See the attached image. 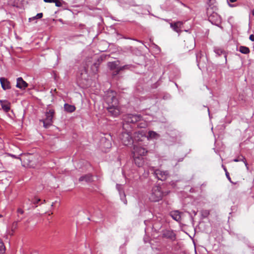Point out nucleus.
Returning a JSON list of instances; mask_svg holds the SVG:
<instances>
[{
  "label": "nucleus",
  "mask_w": 254,
  "mask_h": 254,
  "mask_svg": "<svg viewBox=\"0 0 254 254\" xmlns=\"http://www.w3.org/2000/svg\"><path fill=\"white\" fill-rule=\"evenodd\" d=\"M116 95V92L112 90L107 91L105 95V100L108 105L107 110L108 115L113 117H117L121 113V108Z\"/></svg>",
  "instance_id": "nucleus-1"
},
{
  "label": "nucleus",
  "mask_w": 254,
  "mask_h": 254,
  "mask_svg": "<svg viewBox=\"0 0 254 254\" xmlns=\"http://www.w3.org/2000/svg\"><path fill=\"white\" fill-rule=\"evenodd\" d=\"M215 0H209L206 13L209 21L212 24L220 27L221 17L216 12L217 7L215 4Z\"/></svg>",
  "instance_id": "nucleus-2"
},
{
  "label": "nucleus",
  "mask_w": 254,
  "mask_h": 254,
  "mask_svg": "<svg viewBox=\"0 0 254 254\" xmlns=\"http://www.w3.org/2000/svg\"><path fill=\"white\" fill-rule=\"evenodd\" d=\"M163 193L161 190V188L159 186L154 187L151 191V193L149 196V199L153 202L159 201L162 199Z\"/></svg>",
  "instance_id": "nucleus-3"
},
{
  "label": "nucleus",
  "mask_w": 254,
  "mask_h": 254,
  "mask_svg": "<svg viewBox=\"0 0 254 254\" xmlns=\"http://www.w3.org/2000/svg\"><path fill=\"white\" fill-rule=\"evenodd\" d=\"M142 120V116L138 114H128L125 115L123 117V127H124L125 124H134Z\"/></svg>",
  "instance_id": "nucleus-4"
},
{
  "label": "nucleus",
  "mask_w": 254,
  "mask_h": 254,
  "mask_svg": "<svg viewBox=\"0 0 254 254\" xmlns=\"http://www.w3.org/2000/svg\"><path fill=\"white\" fill-rule=\"evenodd\" d=\"M54 113L55 111L54 110H49V111L46 113V118L40 120L41 122L43 123L45 128H48L52 125Z\"/></svg>",
  "instance_id": "nucleus-5"
},
{
  "label": "nucleus",
  "mask_w": 254,
  "mask_h": 254,
  "mask_svg": "<svg viewBox=\"0 0 254 254\" xmlns=\"http://www.w3.org/2000/svg\"><path fill=\"white\" fill-rule=\"evenodd\" d=\"M147 152L146 148L141 145L140 143L134 144L132 155L134 156H144Z\"/></svg>",
  "instance_id": "nucleus-6"
},
{
  "label": "nucleus",
  "mask_w": 254,
  "mask_h": 254,
  "mask_svg": "<svg viewBox=\"0 0 254 254\" xmlns=\"http://www.w3.org/2000/svg\"><path fill=\"white\" fill-rule=\"evenodd\" d=\"M118 61H114L113 62H109L108 63V66L111 70H115L114 74L117 75L119 72L122 70L127 69L128 68V65H126L123 66L119 67Z\"/></svg>",
  "instance_id": "nucleus-7"
},
{
  "label": "nucleus",
  "mask_w": 254,
  "mask_h": 254,
  "mask_svg": "<svg viewBox=\"0 0 254 254\" xmlns=\"http://www.w3.org/2000/svg\"><path fill=\"white\" fill-rule=\"evenodd\" d=\"M122 143L125 145H131L133 143L131 135L128 132H123L120 137Z\"/></svg>",
  "instance_id": "nucleus-8"
},
{
  "label": "nucleus",
  "mask_w": 254,
  "mask_h": 254,
  "mask_svg": "<svg viewBox=\"0 0 254 254\" xmlns=\"http://www.w3.org/2000/svg\"><path fill=\"white\" fill-rule=\"evenodd\" d=\"M153 174L156 178L162 181H165L169 176L167 171H162L160 169L155 170Z\"/></svg>",
  "instance_id": "nucleus-9"
},
{
  "label": "nucleus",
  "mask_w": 254,
  "mask_h": 254,
  "mask_svg": "<svg viewBox=\"0 0 254 254\" xmlns=\"http://www.w3.org/2000/svg\"><path fill=\"white\" fill-rule=\"evenodd\" d=\"M146 138V135L143 131L141 130L136 131L134 134L133 143L134 144L140 143L139 142L143 141V140Z\"/></svg>",
  "instance_id": "nucleus-10"
},
{
  "label": "nucleus",
  "mask_w": 254,
  "mask_h": 254,
  "mask_svg": "<svg viewBox=\"0 0 254 254\" xmlns=\"http://www.w3.org/2000/svg\"><path fill=\"white\" fill-rule=\"evenodd\" d=\"M162 237L173 241L176 239V234L174 231L170 229H165L162 231Z\"/></svg>",
  "instance_id": "nucleus-11"
},
{
  "label": "nucleus",
  "mask_w": 254,
  "mask_h": 254,
  "mask_svg": "<svg viewBox=\"0 0 254 254\" xmlns=\"http://www.w3.org/2000/svg\"><path fill=\"white\" fill-rule=\"evenodd\" d=\"M116 189L118 190L120 195L121 199L122 201L125 204H127V200L126 198V194L124 191L123 187L122 185L117 184L116 185Z\"/></svg>",
  "instance_id": "nucleus-12"
},
{
  "label": "nucleus",
  "mask_w": 254,
  "mask_h": 254,
  "mask_svg": "<svg viewBox=\"0 0 254 254\" xmlns=\"http://www.w3.org/2000/svg\"><path fill=\"white\" fill-rule=\"evenodd\" d=\"M133 158L135 164L138 167H142L144 163V157L139 156H134Z\"/></svg>",
  "instance_id": "nucleus-13"
},
{
  "label": "nucleus",
  "mask_w": 254,
  "mask_h": 254,
  "mask_svg": "<svg viewBox=\"0 0 254 254\" xmlns=\"http://www.w3.org/2000/svg\"><path fill=\"white\" fill-rule=\"evenodd\" d=\"M0 82L1 87L4 90L9 89L11 88L10 82L4 77L0 78Z\"/></svg>",
  "instance_id": "nucleus-14"
},
{
  "label": "nucleus",
  "mask_w": 254,
  "mask_h": 254,
  "mask_svg": "<svg viewBox=\"0 0 254 254\" xmlns=\"http://www.w3.org/2000/svg\"><path fill=\"white\" fill-rule=\"evenodd\" d=\"M16 87L21 89H24L28 86V84L23 80L22 77L17 79Z\"/></svg>",
  "instance_id": "nucleus-15"
},
{
  "label": "nucleus",
  "mask_w": 254,
  "mask_h": 254,
  "mask_svg": "<svg viewBox=\"0 0 254 254\" xmlns=\"http://www.w3.org/2000/svg\"><path fill=\"white\" fill-rule=\"evenodd\" d=\"M183 25V22L181 21H178L174 23H171V27L176 32L180 33L181 30V26Z\"/></svg>",
  "instance_id": "nucleus-16"
},
{
  "label": "nucleus",
  "mask_w": 254,
  "mask_h": 254,
  "mask_svg": "<svg viewBox=\"0 0 254 254\" xmlns=\"http://www.w3.org/2000/svg\"><path fill=\"white\" fill-rule=\"evenodd\" d=\"M101 142L103 147L105 149H109L112 146L111 141L109 139H107L106 137H102Z\"/></svg>",
  "instance_id": "nucleus-17"
},
{
  "label": "nucleus",
  "mask_w": 254,
  "mask_h": 254,
  "mask_svg": "<svg viewBox=\"0 0 254 254\" xmlns=\"http://www.w3.org/2000/svg\"><path fill=\"white\" fill-rule=\"evenodd\" d=\"M0 102L2 110L5 112H9L10 109V103L6 100H0Z\"/></svg>",
  "instance_id": "nucleus-18"
},
{
  "label": "nucleus",
  "mask_w": 254,
  "mask_h": 254,
  "mask_svg": "<svg viewBox=\"0 0 254 254\" xmlns=\"http://www.w3.org/2000/svg\"><path fill=\"white\" fill-rule=\"evenodd\" d=\"M170 215L174 220L177 221H180L181 220V213L179 211H172L170 212Z\"/></svg>",
  "instance_id": "nucleus-19"
},
{
  "label": "nucleus",
  "mask_w": 254,
  "mask_h": 254,
  "mask_svg": "<svg viewBox=\"0 0 254 254\" xmlns=\"http://www.w3.org/2000/svg\"><path fill=\"white\" fill-rule=\"evenodd\" d=\"M160 137V135L154 131H149L146 138L149 139H157Z\"/></svg>",
  "instance_id": "nucleus-20"
},
{
  "label": "nucleus",
  "mask_w": 254,
  "mask_h": 254,
  "mask_svg": "<svg viewBox=\"0 0 254 254\" xmlns=\"http://www.w3.org/2000/svg\"><path fill=\"white\" fill-rule=\"evenodd\" d=\"M233 161L236 162H240V161L243 162L244 163L247 170L249 169L248 164L247 162L246 158L244 156L240 155L238 156L237 158H235L233 160Z\"/></svg>",
  "instance_id": "nucleus-21"
},
{
  "label": "nucleus",
  "mask_w": 254,
  "mask_h": 254,
  "mask_svg": "<svg viewBox=\"0 0 254 254\" xmlns=\"http://www.w3.org/2000/svg\"><path fill=\"white\" fill-rule=\"evenodd\" d=\"M64 109L65 111L68 113H72L75 110V107L73 105L65 103L64 105Z\"/></svg>",
  "instance_id": "nucleus-22"
},
{
  "label": "nucleus",
  "mask_w": 254,
  "mask_h": 254,
  "mask_svg": "<svg viewBox=\"0 0 254 254\" xmlns=\"http://www.w3.org/2000/svg\"><path fill=\"white\" fill-rule=\"evenodd\" d=\"M92 180V176L89 175H85L84 176H81L79 179V181L80 182L85 181L86 182H90Z\"/></svg>",
  "instance_id": "nucleus-23"
},
{
  "label": "nucleus",
  "mask_w": 254,
  "mask_h": 254,
  "mask_svg": "<svg viewBox=\"0 0 254 254\" xmlns=\"http://www.w3.org/2000/svg\"><path fill=\"white\" fill-rule=\"evenodd\" d=\"M214 52L217 55H218V56H220L221 55L224 54V57L225 58V61H226V62L227 61V55H226V54L225 53L224 50H223L222 49L216 48L214 49Z\"/></svg>",
  "instance_id": "nucleus-24"
},
{
  "label": "nucleus",
  "mask_w": 254,
  "mask_h": 254,
  "mask_svg": "<svg viewBox=\"0 0 254 254\" xmlns=\"http://www.w3.org/2000/svg\"><path fill=\"white\" fill-rule=\"evenodd\" d=\"M239 51L244 54H249L250 52L249 49L245 46H240L239 48Z\"/></svg>",
  "instance_id": "nucleus-25"
},
{
  "label": "nucleus",
  "mask_w": 254,
  "mask_h": 254,
  "mask_svg": "<svg viewBox=\"0 0 254 254\" xmlns=\"http://www.w3.org/2000/svg\"><path fill=\"white\" fill-rule=\"evenodd\" d=\"M210 214L208 210L203 209L201 211V215L203 218H206Z\"/></svg>",
  "instance_id": "nucleus-26"
},
{
  "label": "nucleus",
  "mask_w": 254,
  "mask_h": 254,
  "mask_svg": "<svg viewBox=\"0 0 254 254\" xmlns=\"http://www.w3.org/2000/svg\"><path fill=\"white\" fill-rule=\"evenodd\" d=\"M17 217H18V219L19 221L22 220L23 218L20 217L21 215H23L24 213V211L20 208H19L17 210Z\"/></svg>",
  "instance_id": "nucleus-27"
},
{
  "label": "nucleus",
  "mask_w": 254,
  "mask_h": 254,
  "mask_svg": "<svg viewBox=\"0 0 254 254\" xmlns=\"http://www.w3.org/2000/svg\"><path fill=\"white\" fill-rule=\"evenodd\" d=\"M5 252V247L2 241L0 239V254H2Z\"/></svg>",
  "instance_id": "nucleus-28"
},
{
  "label": "nucleus",
  "mask_w": 254,
  "mask_h": 254,
  "mask_svg": "<svg viewBox=\"0 0 254 254\" xmlns=\"http://www.w3.org/2000/svg\"><path fill=\"white\" fill-rule=\"evenodd\" d=\"M43 17V13H38L35 16L33 17L32 18H30L29 19V21H31L32 19H40Z\"/></svg>",
  "instance_id": "nucleus-29"
},
{
  "label": "nucleus",
  "mask_w": 254,
  "mask_h": 254,
  "mask_svg": "<svg viewBox=\"0 0 254 254\" xmlns=\"http://www.w3.org/2000/svg\"><path fill=\"white\" fill-rule=\"evenodd\" d=\"M19 221H20L19 220H17L16 221H15L13 223V224L12 225V227H11L12 230L14 231L15 229H16V228L17 227L18 223Z\"/></svg>",
  "instance_id": "nucleus-30"
},
{
  "label": "nucleus",
  "mask_w": 254,
  "mask_h": 254,
  "mask_svg": "<svg viewBox=\"0 0 254 254\" xmlns=\"http://www.w3.org/2000/svg\"><path fill=\"white\" fill-rule=\"evenodd\" d=\"M54 3H55L56 6L61 7L62 6V2L59 0H55V2H54Z\"/></svg>",
  "instance_id": "nucleus-31"
},
{
  "label": "nucleus",
  "mask_w": 254,
  "mask_h": 254,
  "mask_svg": "<svg viewBox=\"0 0 254 254\" xmlns=\"http://www.w3.org/2000/svg\"><path fill=\"white\" fill-rule=\"evenodd\" d=\"M224 170H225V171L226 176L227 178L228 179V180H229L231 183H232V182L231 181V178H230V176H229V173L228 172V171H227V169H226V168H224Z\"/></svg>",
  "instance_id": "nucleus-32"
},
{
  "label": "nucleus",
  "mask_w": 254,
  "mask_h": 254,
  "mask_svg": "<svg viewBox=\"0 0 254 254\" xmlns=\"http://www.w3.org/2000/svg\"><path fill=\"white\" fill-rule=\"evenodd\" d=\"M41 201V199L39 198L36 199L35 200L32 201V203L34 204H37L39 201Z\"/></svg>",
  "instance_id": "nucleus-33"
},
{
  "label": "nucleus",
  "mask_w": 254,
  "mask_h": 254,
  "mask_svg": "<svg viewBox=\"0 0 254 254\" xmlns=\"http://www.w3.org/2000/svg\"><path fill=\"white\" fill-rule=\"evenodd\" d=\"M45 2L52 3L55 2V0H44Z\"/></svg>",
  "instance_id": "nucleus-34"
},
{
  "label": "nucleus",
  "mask_w": 254,
  "mask_h": 254,
  "mask_svg": "<svg viewBox=\"0 0 254 254\" xmlns=\"http://www.w3.org/2000/svg\"><path fill=\"white\" fill-rule=\"evenodd\" d=\"M249 39H250V40H251L252 41H254V35H251L250 36Z\"/></svg>",
  "instance_id": "nucleus-35"
},
{
  "label": "nucleus",
  "mask_w": 254,
  "mask_h": 254,
  "mask_svg": "<svg viewBox=\"0 0 254 254\" xmlns=\"http://www.w3.org/2000/svg\"><path fill=\"white\" fill-rule=\"evenodd\" d=\"M198 55H199V54H197L196 55V61H197V62L198 63V64H198V65H199V61H198Z\"/></svg>",
  "instance_id": "nucleus-36"
},
{
  "label": "nucleus",
  "mask_w": 254,
  "mask_h": 254,
  "mask_svg": "<svg viewBox=\"0 0 254 254\" xmlns=\"http://www.w3.org/2000/svg\"><path fill=\"white\" fill-rule=\"evenodd\" d=\"M229 1L231 2H234L236 1V0H229Z\"/></svg>",
  "instance_id": "nucleus-37"
},
{
  "label": "nucleus",
  "mask_w": 254,
  "mask_h": 254,
  "mask_svg": "<svg viewBox=\"0 0 254 254\" xmlns=\"http://www.w3.org/2000/svg\"><path fill=\"white\" fill-rule=\"evenodd\" d=\"M252 14L253 16H254V9L252 11Z\"/></svg>",
  "instance_id": "nucleus-38"
},
{
  "label": "nucleus",
  "mask_w": 254,
  "mask_h": 254,
  "mask_svg": "<svg viewBox=\"0 0 254 254\" xmlns=\"http://www.w3.org/2000/svg\"><path fill=\"white\" fill-rule=\"evenodd\" d=\"M193 213H194V215H196V212H195V211H193Z\"/></svg>",
  "instance_id": "nucleus-39"
},
{
  "label": "nucleus",
  "mask_w": 254,
  "mask_h": 254,
  "mask_svg": "<svg viewBox=\"0 0 254 254\" xmlns=\"http://www.w3.org/2000/svg\"><path fill=\"white\" fill-rule=\"evenodd\" d=\"M54 205V202H53V203H52V205H51V207H53Z\"/></svg>",
  "instance_id": "nucleus-40"
},
{
  "label": "nucleus",
  "mask_w": 254,
  "mask_h": 254,
  "mask_svg": "<svg viewBox=\"0 0 254 254\" xmlns=\"http://www.w3.org/2000/svg\"><path fill=\"white\" fill-rule=\"evenodd\" d=\"M11 156L14 158H16L15 156L14 155H11Z\"/></svg>",
  "instance_id": "nucleus-41"
},
{
  "label": "nucleus",
  "mask_w": 254,
  "mask_h": 254,
  "mask_svg": "<svg viewBox=\"0 0 254 254\" xmlns=\"http://www.w3.org/2000/svg\"><path fill=\"white\" fill-rule=\"evenodd\" d=\"M31 254H37V253L36 252H34V253H32Z\"/></svg>",
  "instance_id": "nucleus-42"
},
{
  "label": "nucleus",
  "mask_w": 254,
  "mask_h": 254,
  "mask_svg": "<svg viewBox=\"0 0 254 254\" xmlns=\"http://www.w3.org/2000/svg\"><path fill=\"white\" fill-rule=\"evenodd\" d=\"M59 21H60V22H62V19H59Z\"/></svg>",
  "instance_id": "nucleus-43"
},
{
  "label": "nucleus",
  "mask_w": 254,
  "mask_h": 254,
  "mask_svg": "<svg viewBox=\"0 0 254 254\" xmlns=\"http://www.w3.org/2000/svg\"><path fill=\"white\" fill-rule=\"evenodd\" d=\"M208 112L209 114V108H208Z\"/></svg>",
  "instance_id": "nucleus-44"
},
{
  "label": "nucleus",
  "mask_w": 254,
  "mask_h": 254,
  "mask_svg": "<svg viewBox=\"0 0 254 254\" xmlns=\"http://www.w3.org/2000/svg\"><path fill=\"white\" fill-rule=\"evenodd\" d=\"M45 202V200H44L43 203Z\"/></svg>",
  "instance_id": "nucleus-45"
}]
</instances>
